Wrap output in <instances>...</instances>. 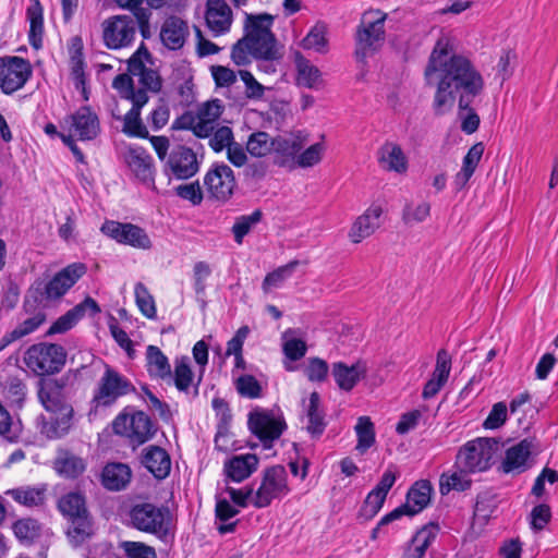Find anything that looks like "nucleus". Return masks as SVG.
Here are the masks:
<instances>
[{"label": "nucleus", "instance_id": "obj_1", "mask_svg": "<svg viewBox=\"0 0 558 558\" xmlns=\"http://www.w3.org/2000/svg\"><path fill=\"white\" fill-rule=\"evenodd\" d=\"M424 74L427 84L436 85L434 113L442 116L451 110L458 96L461 130L473 134L480 126V117L472 104L484 90L482 74L468 58L453 53L449 41L444 38L436 43Z\"/></svg>", "mask_w": 558, "mask_h": 558}, {"label": "nucleus", "instance_id": "obj_2", "mask_svg": "<svg viewBox=\"0 0 558 558\" xmlns=\"http://www.w3.org/2000/svg\"><path fill=\"white\" fill-rule=\"evenodd\" d=\"M272 22L274 17L268 13L246 14L245 34L231 49V60L236 65H247L252 59L269 61L279 58Z\"/></svg>", "mask_w": 558, "mask_h": 558}, {"label": "nucleus", "instance_id": "obj_3", "mask_svg": "<svg viewBox=\"0 0 558 558\" xmlns=\"http://www.w3.org/2000/svg\"><path fill=\"white\" fill-rule=\"evenodd\" d=\"M56 506L66 521L65 534L72 546L78 547L95 535V521L88 509L85 493L68 492L60 496Z\"/></svg>", "mask_w": 558, "mask_h": 558}, {"label": "nucleus", "instance_id": "obj_4", "mask_svg": "<svg viewBox=\"0 0 558 558\" xmlns=\"http://www.w3.org/2000/svg\"><path fill=\"white\" fill-rule=\"evenodd\" d=\"M65 383L60 379H41L39 383L38 398L46 411L51 416V433L60 437L68 433L73 417V408L68 402L64 393Z\"/></svg>", "mask_w": 558, "mask_h": 558}, {"label": "nucleus", "instance_id": "obj_5", "mask_svg": "<svg viewBox=\"0 0 558 558\" xmlns=\"http://www.w3.org/2000/svg\"><path fill=\"white\" fill-rule=\"evenodd\" d=\"M130 525L141 532L155 535L162 542L171 536V513L167 507L151 502H138L128 513Z\"/></svg>", "mask_w": 558, "mask_h": 558}, {"label": "nucleus", "instance_id": "obj_6", "mask_svg": "<svg viewBox=\"0 0 558 558\" xmlns=\"http://www.w3.org/2000/svg\"><path fill=\"white\" fill-rule=\"evenodd\" d=\"M386 20L387 13L380 10H367L362 14L355 33L357 60L364 61L383 47L386 39Z\"/></svg>", "mask_w": 558, "mask_h": 558}, {"label": "nucleus", "instance_id": "obj_7", "mask_svg": "<svg viewBox=\"0 0 558 558\" xmlns=\"http://www.w3.org/2000/svg\"><path fill=\"white\" fill-rule=\"evenodd\" d=\"M498 450V441L495 438H476L468 441L457 453L454 468L477 473L487 471Z\"/></svg>", "mask_w": 558, "mask_h": 558}, {"label": "nucleus", "instance_id": "obj_8", "mask_svg": "<svg viewBox=\"0 0 558 558\" xmlns=\"http://www.w3.org/2000/svg\"><path fill=\"white\" fill-rule=\"evenodd\" d=\"M23 361L36 375H51L62 369L66 361V352L60 344L40 342L25 351Z\"/></svg>", "mask_w": 558, "mask_h": 558}, {"label": "nucleus", "instance_id": "obj_9", "mask_svg": "<svg viewBox=\"0 0 558 558\" xmlns=\"http://www.w3.org/2000/svg\"><path fill=\"white\" fill-rule=\"evenodd\" d=\"M134 391V385L125 376L105 364V372L94 390L92 407L94 410L111 407L119 398Z\"/></svg>", "mask_w": 558, "mask_h": 558}, {"label": "nucleus", "instance_id": "obj_10", "mask_svg": "<svg viewBox=\"0 0 558 558\" xmlns=\"http://www.w3.org/2000/svg\"><path fill=\"white\" fill-rule=\"evenodd\" d=\"M430 494L432 485L428 481L416 482L408 492L405 504L385 514L379 520L377 525L372 530L371 538L374 541L377 539L386 525L400 519L401 517H413L421 512L429 504Z\"/></svg>", "mask_w": 558, "mask_h": 558}, {"label": "nucleus", "instance_id": "obj_11", "mask_svg": "<svg viewBox=\"0 0 558 558\" xmlns=\"http://www.w3.org/2000/svg\"><path fill=\"white\" fill-rule=\"evenodd\" d=\"M84 263H72L58 271L48 282H37L35 292L41 300L54 301L61 299L85 274Z\"/></svg>", "mask_w": 558, "mask_h": 558}, {"label": "nucleus", "instance_id": "obj_12", "mask_svg": "<svg viewBox=\"0 0 558 558\" xmlns=\"http://www.w3.org/2000/svg\"><path fill=\"white\" fill-rule=\"evenodd\" d=\"M114 434L126 437L133 446H140L151 439L155 426L150 417L143 411L132 415L120 413L112 422Z\"/></svg>", "mask_w": 558, "mask_h": 558}, {"label": "nucleus", "instance_id": "obj_13", "mask_svg": "<svg viewBox=\"0 0 558 558\" xmlns=\"http://www.w3.org/2000/svg\"><path fill=\"white\" fill-rule=\"evenodd\" d=\"M247 425L265 449L272 448L275 440L279 439L287 428L284 418L270 411L250 412Z\"/></svg>", "mask_w": 558, "mask_h": 558}, {"label": "nucleus", "instance_id": "obj_14", "mask_svg": "<svg viewBox=\"0 0 558 558\" xmlns=\"http://www.w3.org/2000/svg\"><path fill=\"white\" fill-rule=\"evenodd\" d=\"M288 474L282 465H274L265 470L260 486L256 490L252 504L256 508H265L275 498L289 493Z\"/></svg>", "mask_w": 558, "mask_h": 558}, {"label": "nucleus", "instance_id": "obj_15", "mask_svg": "<svg viewBox=\"0 0 558 558\" xmlns=\"http://www.w3.org/2000/svg\"><path fill=\"white\" fill-rule=\"evenodd\" d=\"M31 63L21 57L0 58V88L12 94L22 88L32 76Z\"/></svg>", "mask_w": 558, "mask_h": 558}, {"label": "nucleus", "instance_id": "obj_16", "mask_svg": "<svg viewBox=\"0 0 558 558\" xmlns=\"http://www.w3.org/2000/svg\"><path fill=\"white\" fill-rule=\"evenodd\" d=\"M199 170L196 154L190 147L175 145L171 148L163 166V172L178 180H187Z\"/></svg>", "mask_w": 558, "mask_h": 558}, {"label": "nucleus", "instance_id": "obj_17", "mask_svg": "<svg viewBox=\"0 0 558 558\" xmlns=\"http://www.w3.org/2000/svg\"><path fill=\"white\" fill-rule=\"evenodd\" d=\"M100 231L117 242L135 248L149 250L153 245L147 232L130 222L107 220L101 226Z\"/></svg>", "mask_w": 558, "mask_h": 558}, {"label": "nucleus", "instance_id": "obj_18", "mask_svg": "<svg viewBox=\"0 0 558 558\" xmlns=\"http://www.w3.org/2000/svg\"><path fill=\"white\" fill-rule=\"evenodd\" d=\"M136 34L134 17L117 15L107 20L104 24V43L109 49H120L129 46Z\"/></svg>", "mask_w": 558, "mask_h": 558}, {"label": "nucleus", "instance_id": "obj_19", "mask_svg": "<svg viewBox=\"0 0 558 558\" xmlns=\"http://www.w3.org/2000/svg\"><path fill=\"white\" fill-rule=\"evenodd\" d=\"M204 185L211 197L227 202L236 186L233 170L226 163L214 165L204 177Z\"/></svg>", "mask_w": 558, "mask_h": 558}, {"label": "nucleus", "instance_id": "obj_20", "mask_svg": "<svg viewBox=\"0 0 558 558\" xmlns=\"http://www.w3.org/2000/svg\"><path fill=\"white\" fill-rule=\"evenodd\" d=\"M21 314L27 316L22 318L11 331L3 335L0 339V351L12 342L35 332L47 319L45 311L41 307L32 305L28 301L24 302Z\"/></svg>", "mask_w": 558, "mask_h": 558}, {"label": "nucleus", "instance_id": "obj_21", "mask_svg": "<svg viewBox=\"0 0 558 558\" xmlns=\"http://www.w3.org/2000/svg\"><path fill=\"white\" fill-rule=\"evenodd\" d=\"M305 142L306 137L302 132L274 137L271 153L275 154V163L279 167L293 168L295 166L298 154L303 148Z\"/></svg>", "mask_w": 558, "mask_h": 558}, {"label": "nucleus", "instance_id": "obj_22", "mask_svg": "<svg viewBox=\"0 0 558 558\" xmlns=\"http://www.w3.org/2000/svg\"><path fill=\"white\" fill-rule=\"evenodd\" d=\"M69 131L78 137L80 141H92L100 132V124L97 114L87 106L77 109L73 114L64 119Z\"/></svg>", "mask_w": 558, "mask_h": 558}, {"label": "nucleus", "instance_id": "obj_23", "mask_svg": "<svg viewBox=\"0 0 558 558\" xmlns=\"http://www.w3.org/2000/svg\"><path fill=\"white\" fill-rule=\"evenodd\" d=\"M100 306L90 296H86L84 301L69 310L65 314L60 316L48 329L47 335L52 336L57 333H64L72 329L78 320L86 314L95 316L100 313Z\"/></svg>", "mask_w": 558, "mask_h": 558}, {"label": "nucleus", "instance_id": "obj_24", "mask_svg": "<svg viewBox=\"0 0 558 558\" xmlns=\"http://www.w3.org/2000/svg\"><path fill=\"white\" fill-rule=\"evenodd\" d=\"M124 161L141 182L154 184V159L145 148L140 146L129 147L124 154Z\"/></svg>", "mask_w": 558, "mask_h": 558}, {"label": "nucleus", "instance_id": "obj_25", "mask_svg": "<svg viewBox=\"0 0 558 558\" xmlns=\"http://www.w3.org/2000/svg\"><path fill=\"white\" fill-rule=\"evenodd\" d=\"M532 448L533 441L527 438L511 446L506 450L499 470L505 474H521L525 472L530 468L527 460L531 456Z\"/></svg>", "mask_w": 558, "mask_h": 558}, {"label": "nucleus", "instance_id": "obj_26", "mask_svg": "<svg viewBox=\"0 0 558 558\" xmlns=\"http://www.w3.org/2000/svg\"><path fill=\"white\" fill-rule=\"evenodd\" d=\"M190 35L187 22L177 15L168 16L160 28V40L169 50L181 49Z\"/></svg>", "mask_w": 558, "mask_h": 558}, {"label": "nucleus", "instance_id": "obj_27", "mask_svg": "<svg viewBox=\"0 0 558 558\" xmlns=\"http://www.w3.org/2000/svg\"><path fill=\"white\" fill-rule=\"evenodd\" d=\"M367 367L364 362L357 361L352 365L344 362H336L331 366V375L340 390L351 391L365 378Z\"/></svg>", "mask_w": 558, "mask_h": 558}, {"label": "nucleus", "instance_id": "obj_28", "mask_svg": "<svg viewBox=\"0 0 558 558\" xmlns=\"http://www.w3.org/2000/svg\"><path fill=\"white\" fill-rule=\"evenodd\" d=\"M205 20L213 35L219 36L229 32L232 11L225 0H208Z\"/></svg>", "mask_w": 558, "mask_h": 558}, {"label": "nucleus", "instance_id": "obj_29", "mask_svg": "<svg viewBox=\"0 0 558 558\" xmlns=\"http://www.w3.org/2000/svg\"><path fill=\"white\" fill-rule=\"evenodd\" d=\"M383 208L379 205H372L363 215L356 218L351 227L349 236L353 243H360L371 236L380 227Z\"/></svg>", "mask_w": 558, "mask_h": 558}, {"label": "nucleus", "instance_id": "obj_30", "mask_svg": "<svg viewBox=\"0 0 558 558\" xmlns=\"http://www.w3.org/2000/svg\"><path fill=\"white\" fill-rule=\"evenodd\" d=\"M132 480L131 468L122 462H108L101 471L100 483L110 492L125 489Z\"/></svg>", "mask_w": 558, "mask_h": 558}, {"label": "nucleus", "instance_id": "obj_31", "mask_svg": "<svg viewBox=\"0 0 558 558\" xmlns=\"http://www.w3.org/2000/svg\"><path fill=\"white\" fill-rule=\"evenodd\" d=\"M303 411L307 420L306 430L312 438H319L326 427V414L320 407V396L317 391L310 395L308 401L303 400Z\"/></svg>", "mask_w": 558, "mask_h": 558}, {"label": "nucleus", "instance_id": "obj_32", "mask_svg": "<svg viewBox=\"0 0 558 558\" xmlns=\"http://www.w3.org/2000/svg\"><path fill=\"white\" fill-rule=\"evenodd\" d=\"M142 464L158 480L166 478L171 470V459L168 452L155 445L143 450Z\"/></svg>", "mask_w": 558, "mask_h": 558}, {"label": "nucleus", "instance_id": "obj_33", "mask_svg": "<svg viewBox=\"0 0 558 558\" xmlns=\"http://www.w3.org/2000/svg\"><path fill=\"white\" fill-rule=\"evenodd\" d=\"M47 494V484H39L37 486H20L7 492V495L10 496L15 502L27 508L46 507Z\"/></svg>", "mask_w": 558, "mask_h": 558}, {"label": "nucleus", "instance_id": "obj_34", "mask_svg": "<svg viewBox=\"0 0 558 558\" xmlns=\"http://www.w3.org/2000/svg\"><path fill=\"white\" fill-rule=\"evenodd\" d=\"M378 162L383 169L397 173H405L408 170V158L400 145L386 142L378 149Z\"/></svg>", "mask_w": 558, "mask_h": 558}, {"label": "nucleus", "instance_id": "obj_35", "mask_svg": "<svg viewBox=\"0 0 558 558\" xmlns=\"http://www.w3.org/2000/svg\"><path fill=\"white\" fill-rule=\"evenodd\" d=\"M258 458L255 454L246 453L234 456L225 463V472L233 482H242L247 478L257 468Z\"/></svg>", "mask_w": 558, "mask_h": 558}, {"label": "nucleus", "instance_id": "obj_36", "mask_svg": "<svg viewBox=\"0 0 558 558\" xmlns=\"http://www.w3.org/2000/svg\"><path fill=\"white\" fill-rule=\"evenodd\" d=\"M294 63L296 68V83L311 89H318L323 84L322 73L317 66L311 63L301 52H295Z\"/></svg>", "mask_w": 558, "mask_h": 558}, {"label": "nucleus", "instance_id": "obj_37", "mask_svg": "<svg viewBox=\"0 0 558 558\" xmlns=\"http://www.w3.org/2000/svg\"><path fill=\"white\" fill-rule=\"evenodd\" d=\"M146 369L151 378L168 379L171 378V365L168 357L156 345H148L146 348Z\"/></svg>", "mask_w": 558, "mask_h": 558}, {"label": "nucleus", "instance_id": "obj_38", "mask_svg": "<svg viewBox=\"0 0 558 558\" xmlns=\"http://www.w3.org/2000/svg\"><path fill=\"white\" fill-rule=\"evenodd\" d=\"M485 147L482 142L475 143L463 158L462 168L454 177V186L462 190L474 174Z\"/></svg>", "mask_w": 558, "mask_h": 558}, {"label": "nucleus", "instance_id": "obj_39", "mask_svg": "<svg viewBox=\"0 0 558 558\" xmlns=\"http://www.w3.org/2000/svg\"><path fill=\"white\" fill-rule=\"evenodd\" d=\"M70 65H71V75L75 85L76 89H82L84 99L87 100L88 96L86 93V78H85V72H84V56H83V43L80 37H74L72 39V47H71V58H70Z\"/></svg>", "mask_w": 558, "mask_h": 558}, {"label": "nucleus", "instance_id": "obj_40", "mask_svg": "<svg viewBox=\"0 0 558 558\" xmlns=\"http://www.w3.org/2000/svg\"><path fill=\"white\" fill-rule=\"evenodd\" d=\"M54 470L65 478H77L86 470V462L83 458L71 451L64 450L59 452L54 460Z\"/></svg>", "mask_w": 558, "mask_h": 558}, {"label": "nucleus", "instance_id": "obj_41", "mask_svg": "<svg viewBox=\"0 0 558 558\" xmlns=\"http://www.w3.org/2000/svg\"><path fill=\"white\" fill-rule=\"evenodd\" d=\"M175 388L180 392L187 393L190 388L194 386V396L198 395V385L201 379L194 385V373L191 368L190 359L187 356L178 357L174 361V371L171 375Z\"/></svg>", "mask_w": 558, "mask_h": 558}, {"label": "nucleus", "instance_id": "obj_42", "mask_svg": "<svg viewBox=\"0 0 558 558\" xmlns=\"http://www.w3.org/2000/svg\"><path fill=\"white\" fill-rule=\"evenodd\" d=\"M26 17L29 22V44L35 49H38L43 45L44 36V9L39 0H32L26 10Z\"/></svg>", "mask_w": 558, "mask_h": 558}, {"label": "nucleus", "instance_id": "obj_43", "mask_svg": "<svg viewBox=\"0 0 558 558\" xmlns=\"http://www.w3.org/2000/svg\"><path fill=\"white\" fill-rule=\"evenodd\" d=\"M471 472L456 468L452 472L442 473L439 478V492L447 495L451 490L464 492L471 488L472 480L469 477Z\"/></svg>", "mask_w": 558, "mask_h": 558}, {"label": "nucleus", "instance_id": "obj_44", "mask_svg": "<svg viewBox=\"0 0 558 558\" xmlns=\"http://www.w3.org/2000/svg\"><path fill=\"white\" fill-rule=\"evenodd\" d=\"M499 502V495L494 489L481 492L476 497L474 517L487 521L497 510Z\"/></svg>", "mask_w": 558, "mask_h": 558}, {"label": "nucleus", "instance_id": "obj_45", "mask_svg": "<svg viewBox=\"0 0 558 558\" xmlns=\"http://www.w3.org/2000/svg\"><path fill=\"white\" fill-rule=\"evenodd\" d=\"M12 530L21 543L29 545L40 536L41 524L36 519L24 518L15 521Z\"/></svg>", "mask_w": 558, "mask_h": 558}, {"label": "nucleus", "instance_id": "obj_46", "mask_svg": "<svg viewBox=\"0 0 558 558\" xmlns=\"http://www.w3.org/2000/svg\"><path fill=\"white\" fill-rule=\"evenodd\" d=\"M357 444L355 449L365 453L375 444V426L368 416H360L354 427Z\"/></svg>", "mask_w": 558, "mask_h": 558}, {"label": "nucleus", "instance_id": "obj_47", "mask_svg": "<svg viewBox=\"0 0 558 558\" xmlns=\"http://www.w3.org/2000/svg\"><path fill=\"white\" fill-rule=\"evenodd\" d=\"M272 138L267 132H254L248 136L246 150L253 157H265L272 150Z\"/></svg>", "mask_w": 558, "mask_h": 558}, {"label": "nucleus", "instance_id": "obj_48", "mask_svg": "<svg viewBox=\"0 0 558 558\" xmlns=\"http://www.w3.org/2000/svg\"><path fill=\"white\" fill-rule=\"evenodd\" d=\"M118 548L123 553V558H157L156 549L143 542L121 541Z\"/></svg>", "mask_w": 558, "mask_h": 558}, {"label": "nucleus", "instance_id": "obj_49", "mask_svg": "<svg viewBox=\"0 0 558 558\" xmlns=\"http://www.w3.org/2000/svg\"><path fill=\"white\" fill-rule=\"evenodd\" d=\"M263 213L260 209L254 210L251 215L240 216L235 219V222L232 227V233L234 235V241L238 244H242L243 239L246 234L250 233L253 226L258 223L262 220Z\"/></svg>", "mask_w": 558, "mask_h": 558}, {"label": "nucleus", "instance_id": "obj_50", "mask_svg": "<svg viewBox=\"0 0 558 558\" xmlns=\"http://www.w3.org/2000/svg\"><path fill=\"white\" fill-rule=\"evenodd\" d=\"M123 133L131 137L148 138L149 133L141 119V112L130 109L123 118Z\"/></svg>", "mask_w": 558, "mask_h": 558}, {"label": "nucleus", "instance_id": "obj_51", "mask_svg": "<svg viewBox=\"0 0 558 558\" xmlns=\"http://www.w3.org/2000/svg\"><path fill=\"white\" fill-rule=\"evenodd\" d=\"M298 265V260H292L287 265L278 267L274 271L269 272L263 281V290L268 292L271 288L280 287L288 278L291 277Z\"/></svg>", "mask_w": 558, "mask_h": 558}, {"label": "nucleus", "instance_id": "obj_52", "mask_svg": "<svg viewBox=\"0 0 558 558\" xmlns=\"http://www.w3.org/2000/svg\"><path fill=\"white\" fill-rule=\"evenodd\" d=\"M21 432L20 421L14 422L9 411L0 403V436L10 442H15Z\"/></svg>", "mask_w": 558, "mask_h": 558}, {"label": "nucleus", "instance_id": "obj_53", "mask_svg": "<svg viewBox=\"0 0 558 558\" xmlns=\"http://www.w3.org/2000/svg\"><path fill=\"white\" fill-rule=\"evenodd\" d=\"M134 292L135 301L141 313L147 318H155L157 315L156 305L154 298L149 293L148 289L142 282H138L135 284Z\"/></svg>", "mask_w": 558, "mask_h": 558}, {"label": "nucleus", "instance_id": "obj_54", "mask_svg": "<svg viewBox=\"0 0 558 558\" xmlns=\"http://www.w3.org/2000/svg\"><path fill=\"white\" fill-rule=\"evenodd\" d=\"M327 38L324 25L316 24L302 40L304 49L324 53L327 51Z\"/></svg>", "mask_w": 558, "mask_h": 558}, {"label": "nucleus", "instance_id": "obj_55", "mask_svg": "<svg viewBox=\"0 0 558 558\" xmlns=\"http://www.w3.org/2000/svg\"><path fill=\"white\" fill-rule=\"evenodd\" d=\"M386 496L372 489L367 494L360 509L359 515L365 520L373 519L383 508Z\"/></svg>", "mask_w": 558, "mask_h": 558}, {"label": "nucleus", "instance_id": "obj_56", "mask_svg": "<svg viewBox=\"0 0 558 558\" xmlns=\"http://www.w3.org/2000/svg\"><path fill=\"white\" fill-rule=\"evenodd\" d=\"M235 388L240 396L255 399L262 395V386L253 375H242L235 380Z\"/></svg>", "mask_w": 558, "mask_h": 558}, {"label": "nucleus", "instance_id": "obj_57", "mask_svg": "<svg viewBox=\"0 0 558 558\" xmlns=\"http://www.w3.org/2000/svg\"><path fill=\"white\" fill-rule=\"evenodd\" d=\"M324 151V143H315L311 145L307 149H305L303 153L298 154L295 166H299L301 168L313 167L322 160Z\"/></svg>", "mask_w": 558, "mask_h": 558}, {"label": "nucleus", "instance_id": "obj_58", "mask_svg": "<svg viewBox=\"0 0 558 558\" xmlns=\"http://www.w3.org/2000/svg\"><path fill=\"white\" fill-rule=\"evenodd\" d=\"M438 531V524L429 523L416 532L412 538V544L415 545L417 549L426 553L427 548L435 541Z\"/></svg>", "mask_w": 558, "mask_h": 558}, {"label": "nucleus", "instance_id": "obj_59", "mask_svg": "<svg viewBox=\"0 0 558 558\" xmlns=\"http://www.w3.org/2000/svg\"><path fill=\"white\" fill-rule=\"evenodd\" d=\"M430 213V205L427 202H422L416 206L412 204H407L403 208L402 220L404 223H413V222H422L424 221Z\"/></svg>", "mask_w": 558, "mask_h": 558}, {"label": "nucleus", "instance_id": "obj_60", "mask_svg": "<svg viewBox=\"0 0 558 558\" xmlns=\"http://www.w3.org/2000/svg\"><path fill=\"white\" fill-rule=\"evenodd\" d=\"M551 519L550 507L546 504L535 506L530 513V525L535 532L543 531Z\"/></svg>", "mask_w": 558, "mask_h": 558}, {"label": "nucleus", "instance_id": "obj_61", "mask_svg": "<svg viewBox=\"0 0 558 558\" xmlns=\"http://www.w3.org/2000/svg\"><path fill=\"white\" fill-rule=\"evenodd\" d=\"M329 366L326 361L319 357L308 359V365L305 368V375L310 381L322 383L326 380Z\"/></svg>", "mask_w": 558, "mask_h": 558}, {"label": "nucleus", "instance_id": "obj_62", "mask_svg": "<svg viewBox=\"0 0 558 558\" xmlns=\"http://www.w3.org/2000/svg\"><path fill=\"white\" fill-rule=\"evenodd\" d=\"M150 53L146 46L142 43L137 50L128 61V71L130 75L140 76L147 68L144 60L150 59Z\"/></svg>", "mask_w": 558, "mask_h": 558}, {"label": "nucleus", "instance_id": "obj_63", "mask_svg": "<svg viewBox=\"0 0 558 558\" xmlns=\"http://www.w3.org/2000/svg\"><path fill=\"white\" fill-rule=\"evenodd\" d=\"M233 143V133L229 126H220L218 128L209 138L210 148L219 153L222 149L229 147Z\"/></svg>", "mask_w": 558, "mask_h": 558}, {"label": "nucleus", "instance_id": "obj_64", "mask_svg": "<svg viewBox=\"0 0 558 558\" xmlns=\"http://www.w3.org/2000/svg\"><path fill=\"white\" fill-rule=\"evenodd\" d=\"M507 405L505 402H497L493 405L488 416L483 423L487 429H496L502 426L507 420Z\"/></svg>", "mask_w": 558, "mask_h": 558}]
</instances>
